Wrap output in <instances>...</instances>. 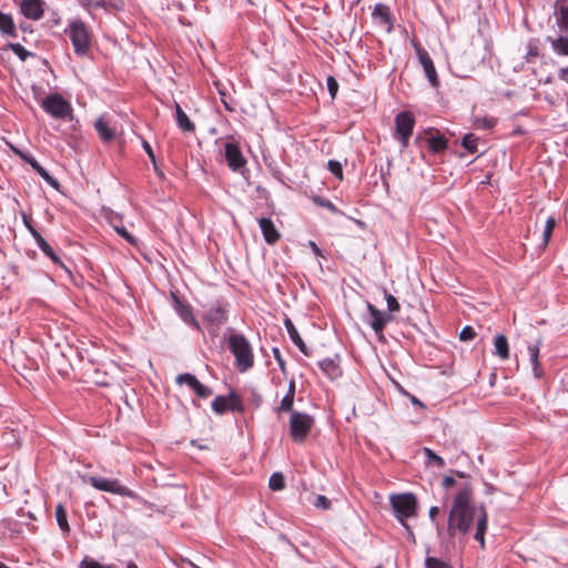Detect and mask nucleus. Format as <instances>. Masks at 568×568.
<instances>
[{
    "instance_id": "obj_49",
    "label": "nucleus",
    "mask_w": 568,
    "mask_h": 568,
    "mask_svg": "<svg viewBox=\"0 0 568 568\" xmlns=\"http://www.w3.org/2000/svg\"><path fill=\"white\" fill-rule=\"evenodd\" d=\"M327 89L332 98H335L337 90H338V83L333 77H328L326 80Z\"/></svg>"
},
{
    "instance_id": "obj_41",
    "label": "nucleus",
    "mask_w": 568,
    "mask_h": 568,
    "mask_svg": "<svg viewBox=\"0 0 568 568\" xmlns=\"http://www.w3.org/2000/svg\"><path fill=\"white\" fill-rule=\"evenodd\" d=\"M114 231L131 245L135 246L138 244L136 239L131 233H129L125 227L114 226Z\"/></svg>"
},
{
    "instance_id": "obj_42",
    "label": "nucleus",
    "mask_w": 568,
    "mask_h": 568,
    "mask_svg": "<svg viewBox=\"0 0 568 568\" xmlns=\"http://www.w3.org/2000/svg\"><path fill=\"white\" fill-rule=\"evenodd\" d=\"M294 396L285 394L277 408L278 412H293Z\"/></svg>"
},
{
    "instance_id": "obj_6",
    "label": "nucleus",
    "mask_w": 568,
    "mask_h": 568,
    "mask_svg": "<svg viewBox=\"0 0 568 568\" xmlns=\"http://www.w3.org/2000/svg\"><path fill=\"white\" fill-rule=\"evenodd\" d=\"M87 481L98 490L111 493L119 496H125L132 499H141L133 490L121 484L118 479L104 478L100 476H90Z\"/></svg>"
},
{
    "instance_id": "obj_17",
    "label": "nucleus",
    "mask_w": 568,
    "mask_h": 568,
    "mask_svg": "<svg viewBox=\"0 0 568 568\" xmlns=\"http://www.w3.org/2000/svg\"><path fill=\"white\" fill-rule=\"evenodd\" d=\"M237 400V395L231 392L227 396H216L211 406L215 414L222 415L229 410L230 402Z\"/></svg>"
},
{
    "instance_id": "obj_53",
    "label": "nucleus",
    "mask_w": 568,
    "mask_h": 568,
    "mask_svg": "<svg viewBox=\"0 0 568 568\" xmlns=\"http://www.w3.org/2000/svg\"><path fill=\"white\" fill-rule=\"evenodd\" d=\"M273 355H274V358L277 361L282 371H284L285 368V362L284 359L282 358V355H281V352L278 348H273Z\"/></svg>"
},
{
    "instance_id": "obj_35",
    "label": "nucleus",
    "mask_w": 568,
    "mask_h": 568,
    "mask_svg": "<svg viewBox=\"0 0 568 568\" xmlns=\"http://www.w3.org/2000/svg\"><path fill=\"white\" fill-rule=\"evenodd\" d=\"M327 169L335 178L341 181L343 180V164L339 161L329 160L327 162Z\"/></svg>"
},
{
    "instance_id": "obj_22",
    "label": "nucleus",
    "mask_w": 568,
    "mask_h": 568,
    "mask_svg": "<svg viewBox=\"0 0 568 568\" xmlns=\"http://www.w3.org/2000/svg\"><path fill=\"white\" fill-rule=\"evenodd\" d=\"M176 311H178V314L180 315V317L185 322L187 323L189 325H191L193 328L197 329V331H202V327H201V324L200 322L193 316V313H192V310L190 306L187 305H183L181 303L178 304V307H176Z\"/></svg>"
},
{
    "instance_id": "obj_63",
    "label": "nucleus",
    "mask_w": 568,
    "mask_h": 568,
    "mask_svg": "<svg viewBox=\"0 0 568 568\" xmlns=\"http://www.w3.org/2000/svg\"><path fill=\"white\" fill-rule=\"evenodd\" d=\"M413 403L423 406V404L416 398L413 399Z\"/></svg>"
},
{
    "instance_id": "obj_57",
    "label": "nucleus",
    "mask_w": 568,
    "mask_h": 568,
    "mask_svg": "<svg viewBox=\"0 0 568 568\" xmlns=\"http://www.w3.org/2000/svg\"><path fill=\"white\" fill-rule=\"evenodd\" d=\"M308 246L312 248L313 253L316 256H322V251H321V248L317 246V244L315 242L310 241L308 242Z\"/></svg>"
},
{
    "instance_id": "obj_60",
    "label": "nucleus",
    "mask_w": 568,
    "mask_h": 568,
    "mask_svg": "<svg viewBox=\"0 0 568 568\" xmlns=\"http://www.w3.org/2000/svg\"><path fill=\"white\" fill-rule=\"evenodd\" d=\"M30 234H31V235H32V237L34 239V241H36L37 245H39V244H40V241H41V240H44V239L42 237V235H41L37 230H31V233H30Z\"/></svg>"
},
{
    "instance_id": "obj_47",
    "label": "nucleus",
    "mask_w": 568,
    "mask_h": 568,
    "mask_svg": "<svg viewBox=\"0 0 568 568\" xmlns=\"http://www.w3.org/2000/svg\"><path fill=\"white\" fill-rule=\"evenodd\" d=\"M385 298H386L387 308L389 311V314L392 312H398L399 311V303H398V301L396 300L395 296H393L392 294H388L387 292H385Z\"/></svg>"
},
{
    "instance_id": "obj_11",
    "label": "nucleus",
    "mask_w": 568,
    "mask_h": 568,
    "mask_svg": "<svg viewBox=\"0 0 568 568\" xmlns=\"http://www.w3.org/2000/svg\"><path fill=\"white\" fill-rule=\"evenodd\" d=\"M16 2L24 18L38 21L43 17L45 6L43 0H17Z\"/></svg>"
},
{
    "instance_id": "obj_10",
    "label": "nucleus",
    "mask_w": 568,
    "mask_h": 568,
    "mask_svg": "<svg viewBox=\"0 0 568 568\" xmlns=\"http://www.w3.org/2000/svg\"><path fill=\"white\" fill-rule=\"evenodd\" d=\"M314 424V419L300 412H292L290 420L291 436L295 442H303L308 435Z\"/></svg>"
},
{
    "instance_id": "obj_26",
    "label": "nucleus",
    "mask_w": 568,
    "mask_h": 568,
    "mask_svg": "<svg viewBox=\"0 0 568 568\" xmlns=\"http://www.w3.org/2000/svg\"><path fill=\"white\" fill-rule=\"evenodd\" d=\"M551 48L558 55H568V38L559 36L556 39L548 38Z\"/></svg>"
},
{
    "instance_id": "obj_48",
    "label": "nucleus",
    "mask_w": 568,
    "mask_h": 568,
    "mask_svg": "<svg viewBox=\"0 0 568 568\" xmlns=\"http://www.w3.org/2000/svg\"><path fill=\"white\" fill-rule=\"evenodd\" d=\"M313 505L316 508L328 509L331 507V500L324 495H318L316 496Z\"/></svg>"
},
{
    "instance_id": "obj_58",
    "label": "nucleus",
    "mask_w": 568,
    "mask_h": 568,
    "mask_svg": "<svg viewBox=\"0 0 568 568\" xmlns=\"http://www.w3.org/2000/svg\"><path fill=\"white\" fill-rule=\"evenodd\" d=\"M439 513V508L437 506H433L430 507L429 509V518L433 523H435L436 520V516L438 515Z\"/></svg>"
},
{
    "instance_id": "obj_33",
    "label": "nucleus",
    "mask_w": 568,
    "mask_h": 568,
    "mask_svg": "<svg viewBox=\"0 0 568 568\" xmlns=\"http://www.w3.org/2000/svg\"><path fill=\"white\" fill-rule=\"evenodd\" d=\"M555 226H556V220L552 216L548 217L546 221L544 231H542V244L544 245L548 244Z\"/></svg>"
},
{
    "instance_id": "obj_40",
    "label": "nucleus",
    "mask_w": 568,
    "mask_h": 568,
    "mask_svg": "<svg viewBox=\"0 0 568 568\" xmlns=\"http://www.w3.org/2000/svg\"><path fill=\"white\" fill-rule=\"evenodd\" d=\"M194 393L200 398H207L212 395V389L207 386L203 385L200 381L196 383V385L193 387Z\"/></svg>"
},
{
    "instance_id": "obj_5",
    "label": "nucleus",
    "mask_w": 568,
    "mask_h": 568,
    "mask_svg": "<svg viewBox=\"0 0 568 568\" xmlns=\"http://www.w3.org/2000/svg\"><path fill=\"white\" fill-rule=\"evenodd\" d=\"M415 115L410 111L399 112L395 116V130L393 138L400 143L403 149L409 144V139L415 126Z\"/></svg>"
},
{
    "instance_id": "obj_50",
    "label": "nucleus",
    "mask_w": 568,
    "mask_h": 568,
    "mask_svg": "<svg viewBox=\"0 0 568 568\" xmlns=\"http://www.w3.org/2000/svg\"><path fill=\"white\" fill-rule=\"evenodd\" d=\"M13 52L22 60L29 54V52L19 43L11 44Z\"/></svg>"
},
{
    "instance_id": "obj_61",
    "label": "nucleus",
    "mask_w": 568,
    "mask_h": 568,
    "mask_svg": "<svg viewBox=\"0 0 568 568\" xmlns=\"http://www.w3.org/2000/svg\"><path fill=\"white\" fill-rule=\"evenodd\" d=\"M287 395L295 396V382L291 381L288 384Z\"/></svg>"
},
{
    "instance_id": "obj_36",
    "label": "nucleus",
    "mask_w": 568,
    "mask_h": 568,
    "mask_svg": "<svg viewBox=\"0 0 568 568\" xmlns=\"http://www.w3.org/2000/svg\"><path fill=\"white\" fill-rule=\"evenodd\" d=\"M197 382H199V379L194 375L189 374V373L180 374L176 376L178 384H180V385L185 384L192 389L196 385Z\"/></svg>"
},
{
    "instance_id": "obj_29",
    "label": "nucleus",
    "mask_w": 568,
    "mask_h": 568,
    "mask_svg": "<svg viewBox=\"0 0 568 568\" xmlns=\"http://www.w3.org/2000/svg\"><path fill=\"white\" fill-rule=\"evenodd\" d=\"M373 17L379 19L382 23H390L388 7L377 3L373 10Z\"/></svg>"
},
{
    "instance_id": "obj_45",
    "label": "nucleus",
    "mask_w": 568,
    "mask_h": 568,
    "mask_svg": "<svg viewBox=\"0 0 568 568\" xmlns=\"http://www.w3.org/2000/svg\"><path fill=\"white\" fill-rule=\"evenodd\" d=\"M475 336H476L475 329L471 326H468V325L463 327V329L459 333V338L463 342L471 341V339L475 338Z\"/></svg>"
},
{
    "instance_id": "obj_20",
    "label": "nucleus",
    "mask_w": 568,
    "mask_h": 568,
    "mask_svg": "<svg viewBox=\"0 0 568 568\" xmlns=\"http://www.w3.org/2000/svg\"><path fill=\"white\" fill-rule=\"evenodd\" d=\"M94 129L103 141H111L115 136L114 130L110 128L109 122L103 116L95 120Z\"/></svg>"
},
{
    "instance_id": "obj_13",
    "label": "nucleus",
    "mask_w": 568,
    "mask_h": 568,
    "mask_svg": "<svg viewBox=\"0 0 568 568\" xmlns=\"http://www.w3.org/2000/svg\"><path fill=\"white\" fill-rule=\"evenodd\" d=\"M417 55L420 64L423 65L424 72L432 84V87L437 88L439 84L438 75L434 65L432 58L428 52L422 48L417 49Z\"/></svg>"
},
{
    "instance_id": "obj_30",
    "label": "nucleus",
    "mask_w": 568,
    "mask_h": 568,
    "mask_svg": "<svg viewBox=\"0 0 568 568\" xmlns=\"http://www.w3.org/2000/svg\"><path fill=\"white\" fill-rule=\"evenodd\" d=\"M81 4L89 11L95 9H108L111 0H80Z\"/></svg>"
},
{
    "instance_id": "obj_31",
    "label": "nucleus",
    "mask_w": 568,
    "mask_h": 568,
    "mask_svg": "<svg viewBox=\"0 0 568 568\" xmlns=\"http://www.w3.org/2000/svg\"><path fill=\"white\" fill-rule=\"evenodd\" d=\"M477 142H478V138L473 133H468L463 138L462 145L470 153H476L477 152Z\"/></svg>"
},
{
    "instance_id": "obj_16",
    "label": "nucleus",
    "mask_w": 568,
    "mask_h": 568,
    "mask_svg": "<svg viewBox=\"0 0 568 568\" xmlns=\"http://www.w3.org/2000/svg\"><path fill=\"white\" fill-rule=\"evenodd\" d=\"M540 344L541 342L537 341L536 344L528 345V354L532 366L534 376L536 378H540L544 375V371L539 363Z\"/></svg>"
},
{
    "instance_id": "obj_37",
    "label": "nucleus",
    "mask_w": 568,
    "mask_h": 568,
    "mask_svg": "<svg viewBox=\"0 0 568 568\" xmlns=\"http://www.w3.org/2000/svg\"><path fill=\"white\" fill-rule=\"evenodd\" d=\"M38 247L54 263H59L60 258L54 253L53 248L49 245V243L45 240H41Z\"/></svg>"
},
{
    "instance_id": "obj_62",
    "label": "nucleus",
    "mask_w": 568,
    "mask_h": 568,
    "mask_svg": "<svg viewBox=\"0 0 568 568\" xmlns=\"http://www.w3.org/2000/svg\"><path fill=\"white\" fill-rule=\"evenodd\" d=\"M126 568H139V567L136 566V564H135V562L130 561V562L126 565Z\"/></svg>"
},
{
    "instance_id": "obj_18",
    "label": "nucleus",
    "mask_w": 568,
    "mask_h": 568,
    "mask_svg": "<svg viewBox=\"0 0 568 568\" xmlns=\"http://www.w3.org/2000/svg\"><path fill=\"white\" fill-rule=\"evenodd\" d=\"M284 324H285V328H286L292 342L297 346V348L304 355H308L307 347H306L305 343L303 342L302 337L300 336L293 322L290 318H286Z\"/></svg>"
},
{
    "instance_id": "obj_24",
    "label": "nucleus",
    "mask_w": 568,
    "mask_h": 568,
    "mask_svg": "<svg viewBox=\"0 0 568 568\" xmlns=\"http://www.w3.org/2000/svg\"><path fill=\"white\" fill-rule=\"evenodd\" d=\"M0 31L2 34L17 37L14 22L10 14L0 12Z\"/></svg>"
},
{
    "instance_id": "obj_64",
    "label": "nucleus",
    "mask_w": 568,
    "mask_h": 568,
    "mask_svg": "<svg viewBox=\"0 0 568 568\" xmlns=\"http://www.w3.org/2000/svg\"><path fill=\"white\" fill-rule=\"evenodd\" d=\"M375 568H382V567H381V566H377V567H375Z\"/></svg>"
},
{
    "instance_id": "obj_51",
    "label": "nucleus",
    "mask_w": 568,
    "mask_h": 568,
    "mask_svg": "<svg viewBox=\"0 0 568 568\" xmlns=\"http://www.w3.org/2000/svg\"><path fill=\"white\" fill-rule=\"evenodd\" d=\"M142 146H143V149H144L145 153L148 154V158H149V159L151 160V162L155 165V161H156V160H155V154H154V152H153V150H152L151 145L149 144V142H148V141H145V140H143V142H142Z\"/></svg>"
},
{
    "instance_id": "obj_25",
    "label": "nucleus",
    "mask_w": 568,
    "mask_h": 568,
    "mask_svg": "<svg viewBox=\"0 0 568 568\" xmlns=\"http://www.w3.org/2000/svg\"><path fill=\"white\" fill-rule=\"evenodd\" d=\"M55 519L61 531L63 534H69L70 526L67 519V510L62 504H58L55 507Z\"/></svg>"
},
{
    "instance_id": "obj_14",
    "label": "nucleus",
    "mask_w": 568,
    "mask_h": 568,
    "mask_svg": "<svg viewBox=\"0 0 568 568\" xmlns=\"http://www.w3.org/2000/svg\"><path fill=\"white\" fill-rule=\"evenodd\" d=\"M258 225L261 227L263 237L267 244L273 245L280 240L281 234L271 219L261 217L258 220Z\"/></svg>"
},
{
    "instance_id": "obj_8",
    "label": "nucleus",
    "mask_w": 568,
    "mask_h": 568,
    "mask_svg": "<svg viewBox=\"0 0 568 568\" xmlns=\"http://www.w3.org/2000/svg\"><path fill=\"white\" fill-rule=\"evenodd\" d=\"M43 110L55 119H68L72 114L71 104L60 94H50L41 101Z\"/></svg>"
},
{
    "instance_id": "obj_3",
    "label": "nucleus",
    "mask_w": 568,
    "mask_h": 568,
    "mask_svg": "<svg viewBox=\"0 0 568 568\" xmlns=\"http://www.w3.org/2000/svg\"><path fill=\"white\" fill-rule=\"evenodd\" d=\"M64 32L69 36L74 52L78 55H84L88 52L91 43V36L85 23L80 19H74L69 22V26Z\"/></svg>"
},
{
    "instance_id": "obj_32",
    "label": "nucleus",
    "mask_w": 568,
    "mask_h": 568,
    "mask_svg": "<svg viewBox=\"0 0 568 568\" xmlns=\"http://www.w3.org/2000/svg\"><path fill=\"white\" fill-rule=\"evenodd\" d=\"M268 486L272 490H282L285 487V479L281 473H274L270 477Z\"/></svg>"
},
{
    "instance_id": "obj_59",
    "label": "nucleus",
    "mask_w": 568,
    "mask_h": 568,
    "mask_svg": "<svg viewBox=\"0 0 568 568\" xmlns=\"http://www.w3.org/2000/svg\"><path fill=\"white\" fill-rule=\"evenodd\" d=\"M559 78L568 83V67L561 68L559 71Z\"/></svg>"
},
{
    "instance_id": "obj_55",
    "label": "nucleus",
    "mask_w": 568,
    "mask_h": 568,
    "mask_svg": "<svg viewBox=\"0 0 568 568\" xmlns=\"http://www.w3.org/2000/svg\"><path fill=\"white\" fill-rule=\"evenodd\" d=\"M23 224L26 225L27 230L31 233V230H36L31 223V217L22 214Z\"/></svg>"
},
{
    "instance_id": "obj_44",
    "label": "nucleus",
    "mask_w": 568,
    "mask_h": 568,
    "mask_svg": "<svg viewBox=\"0 0 568 568\" xmlns=\"http://www.w3.org/2000/svg\"><path fill=\"white\" fill-rule=\"evenodd\" d=\"M424 453L427 456L429 463H434L438 467H443L445 465V460L440 456L436 455L432 449L424 448Z\"/></svg>"
},
{
    "instance_id": "obj_15",
    "label": "nucleus",
    "mask_w": 568,
    "mask_h": 568,
    "mask_svg": "<svg viewBox=\"0 0 568 568\" xmlns=\"http://www.w3.org/2000/svg\"><path fill=\"white\" fill-rule=\"evenodd\" d=\"M16 153H18L22 159H24L47 183L58 189L59 182L53 176H51L49 172L42 165H40V163L34 158L26 156L19 151H16Z\"/></svg>"
},
{
    "instance_id": "obj_43",
    "label": "nucleus",
    "mask_w": 568,
    "mask_h": 568,
    "mask_svg": "<svg viewBox=\"0 0 568 568\" xmlns=\"http://www.w3.org/2000/svg\"><path fill=\"white\" fill-rule=\"evenodd\" d=\"M426 568H452L445 561L435 557H427L425 559Z\"/></svg>"
},
{
    "instance_id": "obj_7",
    "label": "nucleus",
    "mask_w": 568,
    "mask_h": 568,
    "mask_svg": "<svg viewBox=\"0 0 568 568\" xmlns=\"http://www.w3.org/2000/svg\"><path fill=\"white\" fill-rule=\"evenodd\" d=\"M227 313L229 311L226 306L220 303L204 312L202 318L204 326L211 336L216 337L219 335L221 327L227 321Z\"/></svg>"
},
{
    "instance_id": "obj_34",
    "label": "nucleus",
    "mask_w": 568,
    "mask_h": 568,
    "mask_svg": "<svg viewBox=\"0 0 568 568\" xmlns=\"http://www.w3.org/2000/svg\"><path fill=\"white\" fill-rule=\"evenodd\" d=\"M497 121L494 118L483 116L474 120V125L477 129L489 130L496 125Z\"/></svg>"
},
{
    "instance_id": "obj_56",
    "label": "nucleus",
    "mask_w": 568,
    "mask_h": 568,
    "mask_svg": "<svg viewBox=\"0 0 568 568\" xmlns=\"http://www.w3.org/2000/svg\"><path fill=\"white\" fill-rule=\"evenodd\" d=\"M455 484V478L452 476H445L443 479V486L449 488Z\"/></svg>"
},
{
    "instance_id": "obj_19",
    "label": "nucleus",
    "mask_w": 568,
    "mask_h": 568,
    "mask_svg": "<svg viewBox=\"0 0 568 568\" xmlns=\"http://www.w3.org/2000/svg\"><path fill=\"white\" fill-rule=\"evenodd\" d=\"M318 365L324 374L331 379H336L342 375L339 365L332 358H325L321 361Z\"/></svg>"
},
{
    "instance_id": "obj_38",
    "label": "nucleus",
    "mask_w": 568,
    "mask_h": 568,
    "mask_svg": "<svg viewBox=\"0 0 568 568\" xmlns=\"http://www.w3.org/2000/svg\"><path fill=\"white\" fill-rule=\"evenodd\" d=\"M213 84L216 88L217 93L220 94L221 102L223 103L224 108L227 111H233L234 109H233L232 104L226 99L225 88L222 85V83L220 81H214Z\"/></svg>"
},
{
    "instance_id": "obj_2",
    "label": "nucleus",
    "mask_w": 568,
    "mask_h": 568,
    "mask_svg": "<svg viewBox=\"0 0 568 568\" xmlns=\"http://www.w3.org/2000/svg\"><path fill=\"white\" fill-rule=\"evenodd\" d=\"M229 348L235 357V364L240 372H246L254 365V355L250 342L243 334H231Z\"/></svg>"
},
{
    "instance_id": "obj_4",
    "label": "nucleus",
    "mask_w": 568,
    "mask_h": 568,
    "mask_svg": "<svg viewBox=\"0 0 568 568\" xmlns=\"http://www.w3.org/2000/svg\"><path fill=\"white\" fill-rule=\"evenodd\" d=\"M390 505L395 517L405 528H408L405 520L416 516L417 500L415 496L410 493L392 496Z\"/></svg>"
},
{
    "instance_id": "obj_12",
    "label": "nucleus",
    "mask_w": 568,
    "mask_h": 568,
    "mask_svg": "<svg viewBox=\"0 0 568 568\" xmlns=\"http://www.w3.org/2000/svg\"><path fill=\"white\" fill-rule=\"evenodd\" d=\"M225 160L232 171H239L245 166L246 160L244 159L240 145L235 142H227L224 146Z\"/></svg>"
},
{
    "instance_id": "obj_28",
    "label": "nucleus",
    "mask_w": 568,
    "mask_h": 568,
    "mask_svg": "<svg viewBox=\"0 0 568 568\" xmlns=\"http://www.w3.org/2000/svg\"><path fill=\"white\" fill-rule=\"evenodd\" d=\"M556 22L561 31L568 32V6H560L556 12Z\"/></svg>"
},
{
    "instance_id": "obj_9",
    "label": "nucleus",
    "mask_w": 568,
    "mask_h": 568,
    "mask_svg": "<svg viewBox=\"0 0 568 568\" xmlns=\"http://www.w3.org/2000/svg\"><path fill=\"white\" fill-rule=\"evenodd\" d=\"M367 316L364 318V322L367 323L371 328L375 332L378 339H383V332L386 325L394 320L393 315L389 313H385L379 311L375 305L367 302Z\"/></svg>"
},
{
    "instance_id": "obj_1",
    "label": "nucleus",
    "mask_w": 568,
    "mask_h": 568,
    "mask_svg": "<svg viewBox=\"0 0 568 568\" xmlns=\"http://www.w3.org/2000/svg\"><path fill=\"white\" fill-rule=\"evenodd\" d=\"M488 516L484 507H476L473 503V488L464 486L456 494L448 515L446 534L449 538L466 537L471 527L476 526L474 538L485 547V534Z\"/></svg>"
},
{
    "instance_id": "obj_27",
    "label": "nucleus",
    "mask_w": 568,
    "mask_h": 568,
    "mask_svg": "<svg viewBox=\"0 0 568 568\" xmlns=\"http://www.w3.org/2000/svg\"><path fill=\"white\" fill-rule=\"evenodd\" d=\"M428 148L435 153L443 152L447 149V140L444 135H435L427 139Z\"/></svg>"
},
{
    "instance_id": "obj_39",
    "label": "nucleus",
    "mask_w": 568,
    "mask_h": 568,
    "mask_svg": "<svg viewBox=\"0 0 568 568\" xmlns=\"http://www.w3.org/2000/svg\"><path fill=\"white\" fill-rule=\"evenodd\" d=\"M538 55H539V49L537 45V41H535V40L529 41L527 44L526 60L528 62H531Z\"/></svg>"
},
{
    "instance_id": "obj_54",
    "label": "nucleus",
    "mask_w": 568,
    "mask_h": 568,
    "mask_svg": "<svg viewBox=\"0 0 568 568\" xmlns=\"http://www.w3.org/2000/svg\"><path fill=\"white\" fill-rule=\"evenodd\" d=\"M229 409L230 410H237V412H242L243 410V405H242L239 396H237V400L230 402Z\"/></svg>"
},
{
    "instance_id": "obj_52",
    "label": "nucleus",
    "mask_w": 568,
    "mask_h": 568,
    "mask_svg": "<svg viewBox=\"0 0 568 568\" xmlns=\"http://www.w3.org/2000/svg\"><path fill=\"white\" fill-rule=\"evenodd\" d=\"M315 202H316L318 205H321V206H323V207H326V209H328V210H329V211H332V212H337V209L335 207V205H334L331 201H328V200H324V199H315Z\"/></svg>"
},
{
    "instance_id": "obj_21",
    "label": "nucleus",
    "mask_w": 568,
    "mask_h": 568,
    "mask_svg": "<svg viewBox=\"0 0 568 568\" xmlns=\"http://www.w3.org/2000/svg\"><path fill=\"white\" fill-rule=\"evenodd\" d=\"M175 115L178 125L182 131L193 132L195 130L194 123L189 119L187 114L178 102H175Z\"/></svg>"
},
{
    "instance_id": "obj_23",
    "label": "nucleus",
    "mask_w": 568,
    "mask_h": 568,
    "mask_svg": "<svg viewBox=\"0 0 568 568\" xmlns=\"http://www.w3.org/2000/svg\"><path fill=\"white\" fill-rule=\"evenodd\" d=\"M495 352L494 354L497 355L503 361H506L509 358V345L506 336L504 335H497L495 337L494 342Z\"/></svg>"
},
{
    "instance_id": "obj_46",
    "label": "nucleus",
    "mask_w": 568,
    "mask_h": 568,
    "mask_svg": "<svg viewBox=\"0 0 568 568\" xmlns=\"http://www.w3.org/2000/svg\"><path fill=\"white\" fill-rule=\"evenodd\" d=\"M80 568H113V567L104 566V565L100 564L99 561L87 557L81 561Z\"/></svg>"
}]
</instances>
